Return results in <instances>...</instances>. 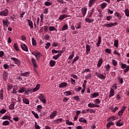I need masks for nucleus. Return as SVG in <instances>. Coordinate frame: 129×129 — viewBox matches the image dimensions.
<instances>
[{
    "label": "nucleus",
    "instance_id": "c85d7f7f",
    "mask_svg": "<svg viewBox=\"0 0 129 129\" xmlns=\"http://www.w3.org/2000/svg\"><path fill=\"white\" fill-rule=\"evenodd\" d=\"M49 64L51 67H53L56 64V61L55 60H51L49 62Z\"/></svg>",
    "mask_w": 129,
    "mask_h": 129
},
{
    "label": "nucleus",
    "instance_id": "72a5a7b5",
    "mask_svg": "<svg viewBox=\"0 0 129 129\" xmlns=\"http://www.w3.org/2000/svg\"><path fill=\"white\" fill-rule=\"evenodd\" d=\"M102 61H103L102 58H100L99 60V61L98 62V64H97V67H98L99 68V67H100L101 66V65H102Z\"/></svg>",
    "mask_w": 129,
    "mask_h": 129
},
{
    "label": "nucleus",
    "instance_id": "f8f14e48",
    "mask_svg": "<svg viewBox=\"0 0 129 129\" xmlns=\"http://www.w3.org/2000/svg\"><path fill=\"white\" fill-rule=\"evenodd\" d=\"M3 24L4 26H5L6 27H9V25H10L9 20H8V19H6L5 20H3Z\"/></svg>",
    "mask_w": 129,
    "mask_h": 129
},
{
    "label": "nucleus",
    "instance_id": "412c9836",
    "mask_svg": "<svg viewBox=\"0 0 129 129\" xmlns=\"http://www.w3.org/2000/svg\"><path fill=\"white\" fill-rule=\"evenodd\" d=\"M61 55L62 54L60 53H59L57 55L52 56V59H54V60H57L59 57H60Z\"/></svg>",
    "mask_w": 129,
    "mask_h": 129
},
{
    "label": "nucleus",
    "instance_id": "4be33fe9",
    "mask_svg": "<svg viewBox=\"0 0 129 129\" xmlns=\"http://www.w3.org/2000/svg\"><path fill=\"white\" fill-rule=\"evenodd\" d=\"M67 86V83L63 82L59 85V88H62L63 87H66Z\"/></svg>",
    "mask_w": 129,
    "mask_h": 129
},
{
    "label": "nucleus",
    "instance_id": "e433bc0d",
    "mask_svg": "<svg viewBox=\"0 0 129 129\" xmlns=\"http://www.w3.org/2000/svg\"><path fill=\"white\" fill-rule=\"evenodd\" d=\"M23 101L25 104H30V101L27 98H24Z\"/></svg>",
    "mask_w": 129,
    "mask_h": 129
},
{
    "label": "nucleus",
    "instance_id": "6ab92c4d",
    "mask_svg": "<svg viewBox=\"0 0 129 129\" xmlns=\"http://www.w3.org/2000/svg\"><path fill=\"white\" fill-rule=\"evenodd\" d=\"M97 96H99V93L98 92H95L91 94V98H94L95 97H97Z\"/></svg>",
    "mask_w": 129,
    "mask_h": 129
},
{
    "label": "nucleus",
    "instance_id": "3c124183",
    "mask_svg": "<svg viewBox=\"0 0 129 129\" xmlns=\"http://www.w3.org/2000/svg\"><path fill=\"white\" fill-rule=\"evenodd\" d=\"M37 109L39 112H41V110H42V106L40 105H37Z\"/></svg>",
    "mask_w": 129,
    "mask_h": 129
},
{
    "label": "nucleus",
    "instance_id": "a19ab883",
    "mask_svg": "<svg viewBox=\"0 0 129 129\" xmlns=\"http://www.w3.org/2000/svg\"><path fill=\"white\" fill-rule=\"evenodd\" d=\"M66 124L68 125H74V123H73V122L70 121L69 120H66Z\"/></svg>",
    "mask_w": 129,
    "mask_h": 129
},
{
    "label": "nucleus",
    "instance_id": "13d9d810",
    "mask_svg": "<svg viewBox=\"0 0 129 129\" xmlns=\"http://www.w3.org/2000/svg\"><path fill=\"white\" fill-rule=\"evenodd\" d=\"M98 12L99 13V17L100 18H102V17H103V15H102V11L101 10H98Z\"/></svg>",
    "mask_w": 129,
    "mask_h": 129
},
{
    "label": "nucleus",
    "instance_id": "bf43d9fd",
    "mask_svg": "<svg viewBox=\"0 0 129 129\" xmlns=\"http://www.w3.org/2000/svg\"><path fill=\"white\" fill-rule=\"evenodd\" d=\"M85 21L87 23H92L93 22V20H91V19H89V18H86L85 19Z\"/></svg>",
    "mask_w": 129,
    "mask_h": 129
},
{
    "label": "nucleus",
    "instance_id": "69168bd1",
    "mask_svg": "<svg viewBox=\"0 0 129 129\" xmlns=\"http://www.w3.org/2000/svg\"><path fill=\"white\" fill-rule=\"evenodd\" d=\"M34 126L35 127V129H40V128L39 125L37 124V122L36 121L35 122Z\"/></svg>",
    "mask_w": 129,
    "mask_h": 129
},
{
    "label": "nucleus",
    "instance_id": "dca6fc26",
    "mask_svg": "<svg viewBox=\"0 0 129 129\" xmlns=\"http://www.w3.org/2000/svg\"><path fill=\"white\" fill-rule=\"evenodd\" d=\"M97 1V0H90L89 2V8H91L92 7V5H94Z\"/></svg>",
    "mask_w": 129,
    "mask_h": 129
},
{
    "label": "nucleus",
    "instance_id": "20e7f679",
    "mask_svg": "<svg viewBox=\"0 0 129 129\" xmlns=\"http://www.w3.org/2000/svg\"><path fill=\"white\" fill-rule=\"evenodd\" d=\"M38 98L42 103L46 104V98L45 97V96L43 95L42 94H40V96H38Z\"/></svg>",
    "mask_w": 129,
    "mask_h": 129
},
{
    "label": "nucleus",
    "instance_id": "f704fd0d",
    "mask_svg": "<svg viewBox=\"0 0 129 129\" xmlns=\"http://www.w3.org/2000/svg\"><path fill=\"white\" fill-rule=\"evenodd\" d=\"M3 125H10V121H9L8 120H5V121H4L3 122V123H2Z\"/></svg>",
    "mask_w": 129,
    "mask_h": 129
},
{
    "label": "nucleus",
    "instance_id": "c9c22d12",
    "mask_svg": "<svg viewBox=\"0 0 129 129\" xmlns=\"http://www.w3.org/2000/svg\"><path fill=\"white\" fill-rule=\"evenodd\" d=\"M124 12V14H125L126 17H129V10H128V9H127V8L125 9Z\"/></svg>",
    "mask_w": 129,
    "mask_h": 129
},
{
    "label": "nucleus",
    "instance_id": "5fc2aeb1",
    "mask_svg": "<svg viewBox=\"0 0 129 129\" xmlns=\"http://www.w3.org/2000/svg\"><path fill=\"white\" fill-rule=\"evenodd\" d=\"M64 94H66V96H68L69 95H71V94H72V93H71V92L70 91H66L64 93Z\"/></svg>",
    "mask_w": 129,
    "mask_h": 129
},
{
    "label": "nucleus",
    "instance_id": "ea45409f",
    "mask_svg": "<svg viewBox=\"0 0 129 129\" xmlns=\"http://www.w3.org/2000/svg\"><path fill=\"white\" fill-rule=\"evenodd\" d=\"M92 77V76H91V74H88V75H87L85 76V79L87 80H88V79H91V78Z\"/></svg>",
    "mask_w": 129,
    "mask_h": 129
},
{
    "label": "nucleus",
    "instance_id": "79ce46f5",
    "mask_svg": "<svg viewBox=\"0 0 129 129\" xmlns=\"http://www.w3.org/2000/svg\"><path fill=\"white\" fill-rule=\"evenodd\" d=\"M7 89L9 91L11 90L12 88H13V85H12V84H7Z\"/></svg>",
    "mask_w": 129,
    "mask_h": 129
},
{
    "label": "nucleus",
    "instance_id": "c03bdc74",
    "mask_svg": "<svg viewBox=\"0 0 129 129\" xmlns=\"http://www.w3.org/2000/svg\"><path fill=\"white\" fill-rule=\"evenodd\" d=\"M32 43L33 46H35L37 45V42H36V40H35V38H32Z\"/></svg>",
    "mask_w": 129,
    "mask_h": 129
},
{
    "label": "nucleus",
    "instance_id": "338daca9",
    "mask_svg": "<svg viewBox=\"0 0 129 129\" xmlns=\"http://www.w3.org/2000/svg\"><path fill=\"white\" fill-rule=\"evenodd\" d=\"M89 107L93 108L94 107V103H90L88 104Z\"/></svg>",
    "mask_w": 129,
    "mask_h": 129
},
{
    "label": "nucleus",
    "instance_id": "7c9ffc66",
    "mask_svg": "<svg viewBox=\"0 0 129 129\" xmlns=\"http://www.w3.org/2000/svg\"><path fill=\"white\" fill-rule=\"evenodd\" d=\"M9 109L11 110H13V109H15V103L13 102L12 104L9 106Z\"/></svg>",
    "mask_w": 129,
    "mask_h": 129
},
{
    "label": "nucleus",
    "instance_id": "4d7b16f0",
    "mask_svg": "<svg viewBox=\"0 0 129 129\" xmlns=\"http://www.w3.org/2000/svg\"><path fill=\"white\" fill-rule=\"evenodd\" d=\"M62 120H63V119H62V118H58V119H55L54 120V121H56V122L57 123H58V122H62Z\"/></svg>",
    "mask_w": 129,
    "mask_h": 129
},
{
    "label": "nucleus",
    "instance_id": "473e14b6",
    "mask_svg": "<svg viewBox=\"0 0 129 129\" xmlns=\"http://www.w3.org/2000/svg\"><path fill=\"white\" fill-rule=\"evenodd\" d=\"M101 43V37L100 36H99L98 42L96 43L97 47H99Z\"/></svg>",
    "mask_w": 129,
    "mask_h": 129
},
{
    "label": "nucleus",
    "instance_id": "2f4dec72",
    "mask_svg": "<svg viewBox=\"0 0 129 129\" xmlns=\"http://www.w3.org/2000/svg\"><path fill=\"white\" fill-rule=\"evenodd\" d=\"M113 124H114V123H113V122H109L106 125L107 128L109 129V128L110 127V126L113 125Z\"/></svg>",
    "mask_w": 129,
    "mask_h": 129
},
{
    "label": "nucleus",
    "instance_id": "aec40b11",
    "mask_svg": "<svg viewBox=\"0 0 129 129\" xmlns=\"http://www.w3.org/2000/svg\"><path fill=\"white\" fill-rule=\"evenodd\" d=\"M114 95V90H113V89L111 88V90L110 91V93L109 95V97L110 98V97H112Z\"/></svg>",
    "mask_w": 129,
    "mask_h": 129
},
{
    "label": "nucleus",
    "instance_id": "7ed1b4c3",
    "mask_svg": "<svg viewBox=\"0 0 129 129\" xmlns=\"http://www.w3.org/2000/svg\"><path fill=\"white\" fill-rule=\"evenodd\" d=\"M121 67L122 69H124V68H125V69H124L123 71L124 73H126V72L129 71V66H126V64L125 63H122L121 64Z\"/></svg>",
    "mask_w": 129,
    "mask_h": 129
},
{
    "label": "nucleus",
    "instance_id": "49530a36",
    "mask_svg": "<svg viewBox=\"0 0 129 129\" xmlns=\"http://www.w3.org/2000/svg\"><path fill=\"white\" fill-rule=\"evenodd\" d=\"M114 46L116 48H117V47H118V40H116L114 41Z\"/></svg>",
    "mask_w": 129,
    "mask_h": 129
},
{
    "label": "nucleus",
    "instance_id": "f03ea898",
    "mask_svg": "<svg viewBox=\"0 0 129 129\" xmlns=\"http://www.w3.org/2000/svg\"><path fill=\"white\" fill-rule=\"evenodd\" d=\"M31 54L32 55H34L36 58V60L38 62H39V61H40V59L41 58V57H42V54H41V53H40V52L38 51H34L33 52H32L31 53Z\"/></svg>",
    "mask_w": 129,
    "mask_h": 129
},
{
    "label": "nucleus",
    "instance_id": "a18cd8bd",
    "mask_svg": "<svg viewBox=\"0 0 129 129\" xmlns=\"http://www.w3.org/2000/svg\"><path fill=\"white\" fill-rule=\"evenodd\" d=\"M29 74H30V73H29V72H25L24 73L21 74V76L28 77Z\"/></svg>",
    "mask_w": 129,
    "mask_h": 129
},
{
    "label": "nucleus",
    "instance_id": "9d476101",
    "mask_svg": "<svg viewBox=\"0 0 129 129\" xmlns=\"http://www.w3.org/2000/svg\"><path fill=\"white\" fill-rule=\"evenodd\" d=\"M125 108H126V106L122 107L121 110L118 112L117 115L120 116L122 115V113L124 112V110H125Z\"/></svg>",
    "mask_w": 129,
    "mask_h": 129
},
{
    "label": "nucleus",
    "instance_id": "f257e3e1",
    "mask_svg": "<svg viewBox=\"0 0 129 129\" xmlns=\"http://www.w3.org/2000/svg\"><path fill=\"white\" fill-rule=\"evenodd\" d=\"M40 87H41V85L40 84H37L35 88L33 89H27L25 91V94L26 95H29L30 92L32 93V92H36V91H38L40 89Z\"/></svg>",
    "mask_w": 129,
    "mask_h": 129
},
{
    "label": "nucleus",
    "instance_id": "cd10ccee",
    "mask_svg": "<svg viewBox=\"0 0 129 129\" xmlns=\"http://www.w3.org/2000/svg\"><path fill=\"white\" fill-rule=\"evenodd\" d=\"M49 30L50 31V32H53V31H57V29H56V28H55V27L54 26H49Z\"/></svg>",
    "mask_w": 129,
    "mask_h": 129
},
{
    "label": "nucleus",
    "instance_id": "a878e982",
    "mask_svg": "<svg viewBox=\"0 0 129 129\" xmlns=\"http://www.w3.org/2000/svg\"><path fill=\"white\" fill-rule=\"evenodd\" d=\"M17 90H18V87L14 86V88H13V91L11 92V93L13 94H17Z\"/></svg>",
    "mask_w": 129,
    "mask_h": 129
},
{
    "label": "nucleus",
    "instance_id": "f3484780",
    "mask_svg": "<svg viewBox=\"0 0 129 129\" xmlns=\"http://www.w3.org/2000/svg\"><path fill=\"white\" fill-rule=\"evenodd\" d=\"M86 53L87 55H88V54H89V52H90V50H91V48L90 47V46L89 45H87L86 46Z\"/></svg>",
    "mask_w": 129,
    "mask_h": 129
},
{
    "label": "nucleus",
    "instance_id": "603ef678",
    "mask_svg": "<svg viewBox=\"0 0 129 129\" xmlns=\"http://www.w3.org/2000/svg\"><path fill=\"white\" fill-rule=\"evenodd\" d=\"M44 5H45L46 7H49V6H52V3L46 2H45Z\"/></svg>",
    "mask_w": 129,
    "mask_h": 129
},
{
    "label": "nucleus",
    "instance_id": "09e8293b",
    "mask_svg": "<svg viewBox=\"0 0 129 129\" xmlns=\"http://www.w3.org/2000/svg\"><path fill=\"white\" fill-rule=\"evenodd\" d=\"M32 113L34 115L35 118H39V115L35 112L34 111H32Z\"/></svg>",
    "mask_w": 129,
    "mask_h": 129
},
{
    "label": "nucleus",
    "instance_id": "4c0bfd02",
    "mask_svg": "<svg viewBox=\"0 0 129 129\" xmlns=\"http://www.w3.org/2000/svg\"><path fill=\"white\" fill-rule=\"evenodd\" d=\"M123 121H121L120 122H117L116 123V125H117V126H122V125H123Z\"/></svg>",
    "mask_w": 129,
    "mask_h": 129
},
{
    "label": "nucleus",
    "instance_id": "bb28decb",
    "mask_svg": "<svg viewBox=\"0 0 129 129\" xmlns=\"http://www.w3.org/2000/svg\"><path fill=\"white\" fill-rule=\"evenodd\" d=\"M106 6H107V3H106V2H104L101 4L100 8L101 9L103 10V9L105 8V7H106Z\"/></svg>",
    "mask_w": 129,
    "mask_h": 129
},
{
    "label": "nucleus",
    "instance_id": "423d86ee",
    "mask_svg": "<svg viewBox=\"0 0 129 129\" xmlns=\"http://www.w3.org/2000/svg\"><path fill=\"white\" fill-rule=\"evenodd\" d=\"M96 75L97 76L98 78H99L101 80H104V79H105V78H106V77L105 76L103 75V74H101L98 72L96 73Z\"/></svg>",
    "mask_w": 129,
    "mask_h": 129
},
{
    "label": "nucleus",
    "instance_id": "de8ad7c7",
    "mask_svg": "<svg viewBox=\"0 0 129 129\" xmlns=\"http://www.w3.org/2000/svg\"><path fill=\"white\" fill-rule=\"evenodd\" d=\"M68 29V25L65 24L62 28V31H65Z\"/></svg>",
    "mask_w": 129,
    "mask_h": 129
},
{
    "label": "nucleus",
    "instance_id": "8fccbe9b",
    "mask_svg": "<svg viewBox=\"0 0 129 129\" xmlns=\"http://www.w3.org/2000/svg\"><path fill=\"white\" fill-rule=\"evenodd\" d=\"M74 55H75L74 51H73L72 54L69 56L68 59L71 60V59H73V57H74Z\"/></svg>",
    "mask_w": 129,
    "mask_h": 129
},
{
    "label": "nucleus",
    "instance_id": "864d4df0",
    "mask_svg": "<svg viewBox=\"0 0 129 129\" xmlns=\"http://www.w3.org/2000/svg\"><path fill=\"white\" fill-rule=\"evenodd\" d=\"M94 102H95V104H99L100 103V100H99V99H96L94 101Z\"/></svg>",
    "mask_w": 129,
    "mask_h": 129
},
{
    "label": "nucleus",
    "instance_id": "052dcab7",
    "mask_svg": "<svg viewBox=\"0 0 129 129\" xmlns=\"http://www.w3.org/2000/svg\"><path fill=\"white\" fill-rule=\"evenodd\" d=\"M14 47L16 51H19V47H18V44H17V43H14Z\"/></svg>",
    "mask_w": 129,
    "mask_h": 129
},
{
    "label": "nucleus",
    "instance_id": "6e6552de",
    "mask_svg": "<svg viewBox=\"0 0 129 129\" xmlns=\"http://www.w3.org/2000/svg\"><path fill=\"white\" fill-rule=\"evenodd\" d=\"M11 59L14 61L15 64H17L18 66H20V65H21V60H20V59L15 57H11Z\"/></svg>",
    "mask_w": 129,
    "mask_h": 129
},
{
    "label": "nucleus",
    "instance_id": "c756f323",
    "mask_svg": "<svg viewBox=\"0 0 129 129\" xmlns=\"http://www.w3.org/2000/svg\"><path fill=\"white\" fill-rule=\"evenodd\" d=\"M80 122H83L84 123H86L87 122V120L83 117H81L79 119Z\"/></svg>",
    "mask_w": 129,
    "mask_h": 129
},
{
    "label": "nucleus",
    "instance_id": "0eeeda50",
    "mask_svg": "<svg viewBox=\"0 0 129 129\" xmlns=\"http://www.w3.org/2000/svg\"><path fill=\"white\" fill-rule=\"evenodd\" d=\"M116 25H117V22H115V23H110L109 24H105L104 25V27H105L106 28H111V27H113V26H116Z\"/></svg>",
    "mask_w": 129,
    "mask_h": 129
},
{
    "label": "nucleus",
    "instance_id": "0e129e2a",
    "mask_svg": "<svg viewBox=\"0 0 129 129\" xmlns=\"http://www.w3.org/2000/svg\"><path fill=\"white\" fill-rule=\"evenodd\" d=\"M43 21H44V15L41 14L40 15V22L41 23H43Z\"/></svg>",
    "mask_w": 129,
    "mask_h": 129
},
{
    "label": "nucleus",
    "instance_id": "5701e85b",
    "mask_svg": "<svg viewBox=\"0 0 129 129\" xmlns=\"http://www.w3.org/2000/svg\"><path fill=\"white\" fill-rule=\"evenodd\" d=\"M26 91V87H21L20 88L19 90L18 91V92L19 93H24L25 91Z\"/></svg>",
    "mask_w": 129,
    "mask_h": 129
},
{
    "label": "nucleus",
    "instance_id": "6e6d98bb",
    "mask_svg": "<svg viewBox=\"0 0 129 129\" xmlns=\"http://www.w3.org/2000/svg\"><path fill=\"white\" fill-rule=\"evenodd\" d=\"M112 63L113 66H116V65H117V61L114 59L112 60Z\"/></svg>",
    "mask_w": 129,
    "mask_h": 129
},
{
    "label": "nucleus",
    "instance_id": "58836bf2",
    "mask_svg": "<svg viewBox=\"0 0 129 129\" xmlns=\"http://www.w3.org/2000/svg\"><path fill=\"white\" fill-rule=\"evenodd\" d=\"M2 119L3 120L8 119V120H11V117L8 115H5L2 117Z\"/></svg>",
    "mask_w": 129,
    "mask_h": 129
},
{
    "label": "nucleus",
    "instance_id": "2eb2a0df",
    "mask_svg": "<svg viewBox=\"0 0 129 129\" xmlns=\"http://www.w3.org/2000/svg\"><path fill=\"white\" fill-rule=\"evenodd\" d=\"M21 47L22 50H23V51L28 52V46H27V45H26L25 44H21Z\"/></svg>",
    "mask_w": 129,
    "mask_h": 129
},
{
    "label": "nucleus",
    "instance_id": "774afa93",
    "mask_svg": "<svg viewBox=\"0 0 129 129\" xmlns=\"http://www.w3.org/2000/svg\"><path fill=\"white\" fill-rule=\"evenodd\" d=\"M74 99H75V100H76V101H79V100H80V99L79 98V96H76L75 97H74Z\"/></svg>",
    "mask_w": 129,
    "mask_h": 129
},
{
    "label": "nucleus",
    "instance_id": "ddd939ff",
    "mask_svg": "<svg viewBox=\"0 0 129 129\" xmlns=\"http://www.w3.org/2000/svg\"><path fill=\"white\" fill-rule=\"evenodd\" d=\"M27 22L30 29H34V25H33V21L30 19H27Z\"/></svg>",
    "mask_w": 129,
    "mask_h": 129
},
{
    "label": "nucleus",
    "instance_id": "b1692460",
    "mask_svg": "<svg viewBox=\"0 0 129 129\" xmlns=\"http://www.w3.org/2000/svg\"><path fill=\"white\" fill-rule=\"evenodd\" d=\"M0 98L1 100L4 99V89H2L0 91Z\"/></svg>",
    "mask_w": 129,
    "mask_h": 129
},
{
    "label": "nucleus",
    "instance_id": "9b49d317",
    "mask_svg": "<svg viewBox=\"0 0 129 129\" xmlns=\"http://www.w3.org/2000/svg\"><path fill=\"white\" fill-rule=\"evenodd\" d=\"M56 115H57V111L56 110L53 111L52 113L50 115V119H53V118H54V117H55Z\"/></svg>",
    "mask_w": 129,
    "mask_h": 129
},
{
    "label": "nucleus",
    "instance_id": "4468645a",
    "mask_svg": "<svg viewBox=\"0 0 129 129\" xmlns=\"http://www.w3.org/2000/svg\"><path fill=\"white\" fill-rule=\"evenodd\" d=\"M66 18H68V15L66 14H62L59 16V17L58 18V20H59V21H63V20H64V19H66Z\"/></svg>",
    "mask_w": 129,
    "mask_h": 129
},
{
    "label": "nucleus",
    "instance_id": "680f3d73",
    "mask_svg": "<svg viewBox=\"0 0 129 129\" xmlns=\"http://www.w3.org/2000/svg\"><path fill=\"white\" fill-rule=\"evenodd\" d=\"M7 112V110L6 109H2L0 110V113H2V114H4V113H6Z\"/></svg>",
    "mask_w": 129,
    "mask_h": 129
},
{
    "label": "nucleus",
    "instance_id": "e2e57ef3",
    "mask_svg": "<svg viewBox=\"0 0 129 129\" xmlns=\"http://www.w3.org/2000/svg\"><path fill=\"white\" fill-rule=\"evenodd\" d=\"M50 46H51V43L50 42H47L45 46V49H49Z\"/></svg>",
    "mask_w": 129,
    "mask_h": 129
},
{
    "label": "nucleus",
    "instance_id": "393cba45",
    "mask_svg": "<svg viewBox=\"0 0 129 129\" xmlns=\"http://www.w3.org/2000/svg\"><path fill=\"white\" fill-rule=\"evenodd\" d=\"M7 78H8V72H7V71H4L3 74V79L4 80H7Z\"/></svg>",
    "mask_w": 129,
    "mask_h": 129
},
{
    "label": "nucleus",
    "instance_id": "a211bd4d",
    "mask_svg": "<svg viewBox=\"0 0 129 129\" xmlns=\"http://www.w3.org/2000/svg\"><path fill=\"white\" fill-rule=\"evenodd\" d=\"M87 12V8L84 7L82 9V13L83 14V17H85Z\"/></svg>",
    "mask_w": 129,
    "mask_h": 129
},
{
    "label": "nucleus",
    "instance_id": "37998d69",
    "mask_svg": "<svg viewBox=\"0 0 129 129\" xmlns=\"http://www.w3.org/2000/svg\"><path fill=\"white\" fill-rule=\"evenodd\" d=\"M111 120H115V117L111 116L107 118V121H111Z\"/></svg>",
    "mask_w": 129,
    "mask_h": 129
},
{
    "label": "nucleus",
    "instance_id": "39448f33",
    "mask_svg": "<svg viewBox=\"0 0 129 129\" xmlns=\"http://www.w3.org/2000/svg\"><path fill=\"white\" fill-rule=\"evenodd\" d=\"M7 15H9V10L7 9L0 12V16H2V17H7Z\"/></svg>",
    "mask_w": 129,
    "mask_h": 129
},
{
    "label": "nucleus",
    "instance_id": "1a4fd4ad",
    "mask_svg": "<svg viewBox=\"0 0 129 129\" xmlns=\"http://www.w3.org/2000/svg\"><path fill=\"white\" fill-rule=\"evenodd\" d=\"M31 62L32 63L33 67L37 68L38 67V64H37V60L34 58H31Z\"/></svg>",
    "mask_w": 129,
    "mask_h": 129
}]
</instances>
